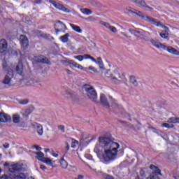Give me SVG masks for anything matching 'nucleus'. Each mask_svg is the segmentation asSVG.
I'll return each instance as SVG.
<instances>
[{"mask_svg":"<svg viewBox=\"0 0 179 179\" xmlns=\"http://www.w3.org/2000/svg\"><path fill=\"white\" fill-rule=\"evenodd\" d=\"M19 103L20 104H22V105L27 104V103H29V100L27 99L21 100L19 101Z\"/></svg>","mask_w":179,"mask_h":179,"instance_id":"obj_45","label":"nucleus"},{"mask_svg":"<svg viewBox=\"0 0 179 179\" xmlns=\"http://www.w3.org/2000/svg\"><path fill=\"white\" fill-rule=\"evenodd\" d=\"M33 127H34L35 131H36L37 134L39 135V136H43V134H44L43 125H41L38 123H34Z\"/></svg>","mask_w":179,"mask_h":179,"instance_id":"obj_11","label":"nucleus"},{"mask_svg":"<svg viewBox=\"0 0 179 179\" xmlns=\"http://www.w3.org/2000/svg\"><path fill=\"white\" fill-rule=\"evenodd\" d=\"M66 72L68 73V75H72V71L69 69H66Z\"/></svg>","mask_w":179,"mask_h":179,"instance_id":"obj_50","label":"nucleus"},{"mask_svg":"<svg viewBox=\"0 0 179 179\" xmlns=\"http://www.w3.org/2000/svg\"><path fill=\"white\" fill-rule=\"evenodd\" d=\"M176 1H179V0H176Z\"/></svg>","mask_w":179,"mask_h":179,"instance_id":"obj_58","label":"nucleus"},{"mask_svg":"<svg viewBox=\"0 0 179 179\" xmlns=\"http://www.w3.org/2000/svg\"><path fill=\"white\" fill-rule=\"evenodd\" d=\"M150 42L152 44V45H154V47H156L157 48H162L163 50V48H164V44L162 43H159L155 40H151Z\"/></svg>","mask_w":179,"mask_h":179,"instance_id":"obj_24","label":"nucleus"},{"mask_svg":"<svg viewBox=\"0 0 179 179\" xmlns=\"http://www.w3.org/2000/svg\"><path fill=\"white\" fill-rule=\"evenodd\" d=\"M35 3H41V0H36Z\"/></svg>","mask_w":179,"mask_h":179,"instance_id":"obj_52","label":"nucleus"},{"mask_svg":"<svg viewBox=\"0 0 179 179\" xmlns=\"http://www.w3.org/2000/svg\"><path fill=\"white\" fill-rule=\"evenodd\" d=\"M22 170V165L20 164H14L9 166L10 173H15V171H20Z\"/></svg>","mask_w":179,"mask_h":179,"instance_id":"obj_14","label":"nucleus"},{"mask_svg":"<svg viewBox=\"0 0 179 179\" xmlns=\"http://www.w3.org/2000/svg\"><path fill=\"white\" fill-rule=\"evenodd\" d=\"M130 82L132 85H134V86H138V81H136V78H135V76H130Z\"/></svg>","mask_w":179,"mask_h":179,"instance_id":"obj_34","label":"nucleus"},{"mask_svg":"<svg viewBox=\"0 0 179 179\" xmlns=\"http://www.w3.org/2000/svg\"><path fill=\"white\" fill-rule=\"evenodd\" d=\"M36 61L42 64H50V60L47 57H41V59H38Z\"/></svg>","mask_w":179,"mask_h":179,"instance_id":"obj_33","label":"nucleus"},{"mask_svg":"<svg viewBox=\"0 0 179 179\" xmlns=\"http://www.w3.org/2000/svg\"><path fill=\"white\" fill-rule=\"evenodd\" d=\"M120 148H121L120 143L114 141V140L108 137L101 136L99 138L94 152L95 153H102L104 162L110 163L118 158Z\"/></svg>","mask_w":179,"mask_h":179,"instance_id":"obj_1","label":"nucleus"},{"mask_svg":"<svg viewBox=\"0 0 179 179\" xmlns=\"http://www.w3.org/2000/svg\"><path fill=\"white\" fill-rule=\"evenodd\" d=\"M83 90L86 92L85 94L88 99H91L92 101H97V92L94 90V87L90 85H85L83 86Z\"/></svg>","mask_w":179,"mask_h":179,"instance_id":"obj_5","label":"nucleus"},{"mask_svg":"<svg viewBox=\"0 0 179 179\" xmlns=\"http://www.w3.org/2000/svg\"><path fill=\"white\" fill-rule=\"evenodd\" d=\"M129 12H130V13H136L138 16H141L143 20H145V22H148L149 23H151L152 24H154L157 27H160V26H162V22H160V21H157L156 19L150 16L143 15L140 11L134 10V8L129 9Z\"/></svg>","mask_w":179,"mask_h":179,"instance_id":"obj_4","label":"nucleus"},{"mask_svg":"<svg viewBox=\"0 0 179 179\" xmlns=\"http://www.w3.org/2000/svg\"><path fill=\"white\" fill-rule=\"evenodd\" d=\"M134 3H136V5H138V6H143V8H148L149 9H151L150 7H148L146 6V3L143 0H132Z\"/></svg>","mask_w":179,"mask_h":179,"instance_id":"obj_22","label":"nucleus"},{"mask_svg":"<svg viewBox=\"0 0 179 179\" xmlns=\"http://www.w3.org/2000/svg\"><path fill=\"white\" fill-rule=\"evenodd\" d=\"M103 178L104 179H114V178H113V176H110V175H107L106 173H104V174L103 175Z\"/></svg>","mask_w":179,"mask_h":179,"instance_id":"obj_42","label":"nucleus"},{"mask_svg":"<svg viewBox=\"0 0 179 179\" xmlns=\"http://www.w3.org/2000/svg\"><path fill=\"white\" fill-rule=\"evenodd\" d=\"M50 3L54 6L56 9H58V10H61L62 12H64V13H71V10L66 8L64 4L55 1L54 0L49 1Z\"/></svg>","mask_w":179,"mask_h":179,"instance_id":"obj_6","label":"nucleus"},{"mask_svg":"<svg viewBox=\"0 0 179 179\" xmlns=\"http://www.w3.org/2000/svg\"><path fill=\"white\" fill-rule=\"evenodd\" d=\"M42 163H45V164H48V166H54V163L52 162V160L50 159L49 157H45L43 160H42Z\"/></svg>","mask_w":179,"mask_h":179,"instance_id":"obj_25","label":"nucleus"},{"mask_svg":"<svg viewBox=\"0 0 179 179\" xmlns=\"http://www.w3.org/2000/svg\"><path fill=\"white\" fill-rule=\"evenodd\" d=\"M60 40L62 43H68V41H69V34H66L60 36Z\"/></svg>","mask_w":179,"mask_h":179,"instance_id":"obj_26","label":"nucleus"},{"mask_svg":"<svg viewBox=\"0 0 179 179\" xmlns=\"http://www.w3.org/2000/svg\"><path fill=\"white\" fill-rule=\"evenodd\" d=\"M40 169L41 170H47V167L44 166L43 164L40 165Z\"/></svg>","mask_w":179,"mask_h":179,"instance_id":"obj_49","label":"nucleus"},{"mask_svg":"<svg viewBox=\"0 0 179 179\" xmlns=\"http://www.w3.org/2000/svg\"><path fill=\"white\" fill-rule=\"evenodd\" d=\"M10 117L5 113H0V122H8Z\"/></svg>","mask_w":179,"mask_h":179,"instance_id":"obj_20","label":"nucleus"},{"mask_svg":"<svg viewBox=\"0 0 179 179\" xmlns=\"http://www.w3.org/2000/svg\"><path fill=\"white\" fill-rule=\"evenodd\" d=\"M162 29H165V31H162L159 34L160 37L162 38H168L169 37V28L164 25L161 26Z\"/></svg>","mask_w":179,"mask_h":179,"instance_id":"obj_18","label":"nucleus"},{"mask_svg":"<svg viewBox=\"0 0 179 179\" xmlns=\"http://www.w3.org/2000/svg\"><path fill=\"white\" fill-rule=\"evenodd\" d=\"M69 64L71 66H73L74 68H77V69H80V71H85V68H83L82 65L78 64L76 62L73 60H69Z\"/></svg>","mask_w":179,"mask_h":179,"instance_id":"obj_16","label":"nucleus"},{"mask_svg":"<svg viewBox=\"0 0 179 179\" xmlns=\"http://www.w3.org/2000/svg\"><path fill=\"white\" fill-rule=\"evenodd\" d=\"M13 121L15 124H19L20 122V115L15 114L13 115Z\"/></svg>","mask_w":179,"mask_h":179,"instance_id":"obj_31","label":"nucleus"},{"mask_svg":"<svg viewBox=\"0 0 179 179\" xmlns=\"http://www.w3.org/2000/svg\"><path fill=\"white\" fill-rule=\"evenodd\" d=\"M60 166L62 167V169H67L68 167V162L64 159V157H62L60 159Z\"/></svg>","mask_w":179,"mask_h":179,"instance_id":"obj_28","label":"nucleus"},{"mask_svg":"<svg viewBox=\"0 0 179 179\" xmlns=\"http://www.w3.org/2000/svg\"><path fill=\"white\" fill-rule=\"evenodd\" d=\"M8 166H9V163L6 162V163L4 164V166H5V167H8Z\"/></svg>","mask_w":179,"mask_h":179,"instance_id":"obj_55","label":"nucleus"},{"mask_svg":"<svg viewBox=\"0 0 179 179\" xmlns=\"http://www.w3.org/2000/svg\"><path fill=\"white\" fill-rule=\"evenodd\" d=\"M44 152H45V153H47L48 152H50V149H48V148H45V149H44Z\"/></svg>","mask_w":179,"mask_h":179,"instance_id":"obj_54","label":"nucleus"},{"mask_svg":"<svg viewBox=\"0 0 179 179\" xmlns=\"http://www.w3.org/2000/svg\"><path fill=\"white\" fill-rule=\"evenodd\" d=\"M3 148H4V149H9L10 145H9V143H4V144L3 145Z\"/></svg>","mask_w":179,"mask_h":179,"instance_id":"obj_47","label":"nucleus"},{"mask_svg":"<svg viewBox=\"0 0 179 179\" xmlns=\"http://www.w3.org/2000/svg\"><path fill=\"white\" fill-rule=\"evenodd\" d=\"M101 75L102 78H107V79H110L112 83H116L118 85L120 83V80L118 78H120V73L117 71V70L112 71L110 69L106 70L104 67L101 69Z\"/></svg>","mask_w":179,"mask_h":179,"instance_id":"obj_2","label":"nucleus"},{"mask_svg":"<svg viewBox=\"0 0 179 179\" xmlns=\"http://www.w3.org/2000/svg\"><path fill=\"white\" fill-rule=\"evenodd\" d=\"M84 20H87V22H96V18L90 16L87 18H84Z\"/></svg>","mask_w":179,"mask_h":179,"instance_id":"obj_41","label":"nucleus"},{"mask_svg":"<svg viewBox=\"0 0 179 179\" xmlns=\"http://www.w3.org/2000/svg\"><path fill=\"white\" fill-rule=\"evenodd\" d=\"M8 50V42L5 39L0 40V53L6 52Z\"/></svg>","mask_w":179,"mask_h":179,"instance_id":"obj_12","label":"nucleus"},{"mask_svg":"<svg viewBox=\"0 0 179 179\" xmlns=\"http://www.w3.org/2000/svg\"><path fill=\"white\" fill-rule=\"evenodd\" d=\"M0 179H26V175L22 173L17 176L15 175V173H12L9 176L3 175L1 177H0Z\"/></svg>","mask_w":179,"mask_h":179,"instance_id":"obj_9","label":"nucleus"},{"mask_svg":"<svg viewBox=\"0 0 179 179\" xmlns=\"http://www.w3.org/2000/svg\"><path fill=\"white\" fill-rule=\"evenodd\" d=\"M163 50H164L165 51H168V52H169L170 54H173V55H179V51L173 47L164 45Z\"/></svg>","mask_w":179,"mask_h":179,"instance_id":"obj_13","label":"nucleus"},{"mask_svg":"<svg viewBox=\"0 0 179 179\" xmlns=\"http://www.w3.org/2000/svg\"><path fill=\"white\" fill-rule=\"evenodd\" d=\"M20 42L22 45V48L24 50L29 47V39L26 36L24 35H21L20 36Z\"/></svg>","mask_w":179,"mask_h":179,"instance_id":"obj_10","label":"nucleus"},{"mask_svg":"<svg viewBox=\"0 0 179 179\" xmlns=\"http://www.w3.org/2000/svg\"><path fill=\"white\" fill-rule=\"evenodd\" d=\"M69 25L71 27L72 30H73L76 33H78V34L82 33V29L80 28V27L74 24H69Z\"/></svg>","mask_w":179,"mask_h":179,"instance_id":"obj_23","label":"nucleus"},{"mask_svg":"<svg viewBox=\"0 0 179 179\" xmlns=\"http://www.w3.org/2000/svg\"><path fill=\"white\" fill-rule=\"evenodd\" d=\"M162 127H163L164 128H173L174 125H173L172 124H169V123H163L162 124Z\"/></svg>","mask_w":179,"mask_h":179,"instance_id":"obj_39","label":"nucleus"},{"mask_svg":"<svg viewBox=\"0 0 179 179\" xmlns=\"http://www.w3.org/2000/svg\"><path fill=\"white\" fill-rule=\"evenodd\" d=\"M85 178V176H83V175H78V178L76 179H83Z\"/></svg>","mask_w":179,"mask_h":179,"instance_id":"obj_51","label":"nucleus"},{"mask_svg":"<svg viewBox=\"0 0 179 179\" xmlns=\"http://www.w3.org/2000/svg\"><path fill=\"white\" fill-rule=\"evenodd\" d=\"M80 12H82L83 13V15H87V16H89V15H92V13H93L92 10H90L89 8H80Z\"/></svg>","mask_w":179,"mask_h":179,"instance_id":"obj_29","label":"nucleus"},{"mask_svg":"<svg viewBox=\"0 0 179 179\" xmlns=\"http://www.w3.org/2000/svg\"><path fill=\"white\" fill-rule=\"evenodd\" d=\"M15 71L18 75H20V76H23V64H22V62L18 63L15 68Z\"/></svg>","mask_w":179,"mask_h":179,"instance_id":"obj_19","label":"nucleus"},{"mask_svg":"<svg viewBox=\"0 0 179 179\" xmlns=\"http://www.w3.org/2000/svg\"><path fill=\"white\" fill-rule=\"evenodd\" d=\"M58 130L61 131L62 132H65V127L63 125L58 126Z\"/></svg>","mask_w":179,"mask_h":179,"instance_id":"obj_44","label":"nucleus"},{"mask_svg":"<svg viewBox=\"0 0 179 179\" xmlns=\"http://www.w3.org/2000/svg\"><path fill=\"white\" fill-rule=\"evenodd\" d=\"M83 59H91V61H95L93 57H91L90 55L85 54L83 55Z\"/></svg>","mask_w":179,"mask_h":179,"instance_id":"obj_37","label":"nucleus"},{"mask_svg":"<svg viewBox=\"0 0 179 179\" xmlns=\"http://www.w3.org/2000/svg\"><path fill=\"white\" fill-rule=\"evenodd\" d=\"M99 24H101V26H103L106 29H109L110 28V24L104 21H100L99 22Z\"/></svg>","mask_w":179,"mask_h":179,"instance_id":"obj_38","label":"nucleus"},{"mask_svg":"<svg viewBox=\"0 0 179 179\" xmlns=\"http://www.w3.org/2000/svg\"><path fill=\"white\" fill-rule=\"evenodd\" d=\"M35 154H36V159H38V160L40 162H43L44 160V153L42 152H35Z\"/></svg>","mask_w":179,"mask_h":179,"instance_id":"obj_27","label":"nucleus"},{"mask_svg":"<svg viewBox=\"0 0 179 179\" xmlns=\"http://www.w3.org/2000/svg\"><path fill=\"white\" fill-rule=\"evenodd\" d=\"M6 63L3 64V68L6 70V76L2 83L3 85H10L12 83V80H13V78L15 75L13 74V69L10 67H8Z\"/></svg>","mask_w":179,"mask_h":179,"instance_id":"obj_3","label":"nucleus"},{"mask_svg":"<svg viewBox=\"0 0 179 179\" xmlns=\"http://www.w3.org/2000/svg\"><path fill=\"white\" fill-rule=\"evenodd\" d=\"M129 33L131 34H134V36H136V37H141V36H143V32L141 31H137L133 29H129Z\"/></svg>","mask_w":179,"mask_h":179,"instance_id":"obj_21","label":"nucleus"},{"mask_svg":"<svg viewBox=\"0 0 179 179\" xmlns=\"http://www.w3.org/2000/svg\"><path fill=\"white\" fill-rule=\"evenodd\" d=\"M66 148V150H69V144L67 143Z\"/></svg>","mask_w":179,"mask_h":179,"instance_id":"obj_56","label":"nucleus"},{"mask_svg":"<svg viewBox=\"0 0 179 179\" xmlns=\"http://www.w3.org/2000/svg\"><path fill=\"white\" fill-rule=\"evenodd\" d=\"M168 122H169L170 124H179V118L171 117L168 120Z\"/></svg>","mask_w":179,"mask_h":179,"instance_id":"obj_32","label":"nucleus"},{"mask_svg":"<svg viewBox=\"0 0 179 179\" xmlns=\"http://www.w3.org/2000/svg\"><path fill=\"white\" fill-rule=\"evenodd\" d=\"M108 29L110 30V31H112V33H117V28L115 27L110 26Z\"/></svg>","mask_w":179,"mask_h":179,"instance_id":"obj_43","label":"nucleus"},{"mask_svg":"<svg viewBox=\"0 0 179 179\" xmlns=\"http://www.w3.org/2000/svg\"><path fill=\"white\" fill-rule=\"evenodd\" d=\"M23 83H24L26 86H33V85L36 83V80L33 78V77H29L23 80Z\"/></svg>","mask_w":179,"mask_h":179,"instance_id":"obj_15","label":"nucleus"},{"mask_svg":"<svg viewBox=\"0 0 179 179\" xmlns=\"http://www.w3.org/2000/svg\"><path fill=\"white\" fill-rule=\"evenodd\" d=\"M63 96L64 97V99L71 100L72 101H76V100H78V94H76V92H74L71 90L65 91L63 93Z\"/></svg>","mask_w":179,"mask_h":179,"instance_id":"obj_7","label":"nucleus"},{"mask_svg":"<svg viewBox=\"0 0 179 179\" xmlns=\"http://www.w3.org/2000/svg\"><path fill=\"white\" fill-rule=\"evenodd\" d=\"M78 145H79V142L76 139L71 138V148L76 149Z\"/></svg>","mask_w":179,"mask_h":179,"instance_id":"obj_35","label":"nucleus"},{"mask_svg":"<svg viewBox=\"0 0 179 179\" xmlns=\"http://www.w3.org/2000/svg\"><path fill=\"white\" fill-rule=\"evenodd\" d=\"M100 101L104 107H110V104H108V101H107V97L104 94H101L100 95Z\"/></svg>","mask_w":179,"mask_h":179,"instance_id":"obj_17","label":"nucleus"},{"mask_svg":"<svg viewBox=\"0 0 179 179\" xmlns=\"http://www.w3.org/2000/svg\"><path fill=\"white\" fill-rule=\"evenodd\" d=\"M122 36H124V37H128V35L124 32H121Z\"/></svg>","mask_w":179,"mask_h":179,"instance_id":"obj_53","label":"nucleus"},{"mask_svg":"<svg viewBox=\"0 0 179 179\" xmlns=\"http://www.w3.org/2000/svg\"><path fill=\"white\" fill-rule=\"evenodd\" d=\"M32 148L34 149H36V150H41V147L37 145H33Z\"/></svg>","mask_w":179,"mask_h":179,"instance_id":"obj_46","label":"nucleus"},{"mask_svg":"<svg viewBox=\"0 0 179 179\" xmlns=\"http://www.w3.org/2000/svg\"><path fill=\"white\" fill-rule=\"evenodd\" d=\"M92 62H95V64H97L100 68V69H101V68L103 67V60L101 59V57H98L97 59L96 60V59H94V61H92Z\"/></svg>","mask_w":179,"mask_h":179,"instance_id":"obj_30","label":"nucleus"},{"mask_svg":"<svg viewBox=\"0 0 179 179\" xmlns=\"http://www.w3.org/2000/svg\"><path fill=\"white\" fill-rule=\"evenodd\" d=\"M74 59H78L80 62L83 61V55L73 56Z\"/></svg>","mask_w":179,"mask_h":179,"instance_id":"obj_40","label":"nucleus"},{"mask_svg":"<svg viewBox=\"0 0 179 179\" xmlns=\"http://www.w3.org/2000/svg\"><path fill=\"white\" fill-rule=\"evenodd\" d=\"M87 69H90V71H92V72H95V73H97L98 72L97 69L92 66H89L88 68H85L84 71H85V72H87Z\"/></svg>","mask_w":179,"mask_h":179,"instance_id":"obj_36","label":"nucleus"},{"mask_svg":"<svg viewBox=\"0 0 179 179\" xmlns=\"http://www.w3.org/2000/svg\"><path fill=\"white\" fill-rule=\"evenodd\" d=\"M174 178L175 179H179V176H174Z\"/></svg>","mask_w":179,"mask_h":179,"instance_id":"obj_57","label":"nucleus"},{"mask_svg":"<svg viewBox=\"0 0 179 179\" xmlns=\"http://www.w3.org/2000/svg\"><path fill=\"white\" fill-rule=\"evenodd\" d=\"M51 155L52 156H53V157H58V153H57L56 152L52 151Z\"/></svg>","mask_w":179,"mask_h":179,"instance_id":"obj_48","label":"nucleus"},{"mask_svg":"<svg viewBox=\"0 0 179 179\" xmlns=\"http://www.w3.org/2000/svg\"><path fill=\"white\" fill-rule=\"evenodd\" d=\"M55 29L56 33H59V31H63V33H65L66 30V25H65V24L61 21H57L55 24Z\"/></svg>","mask_w":179,"mask_h":179,"instance_id":"obj_8","label":"nucleus"}]
</instances>
